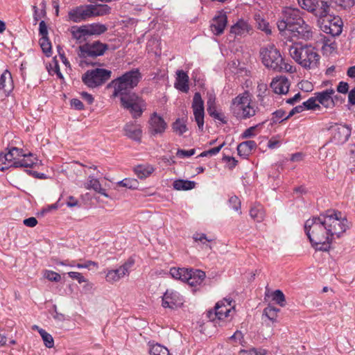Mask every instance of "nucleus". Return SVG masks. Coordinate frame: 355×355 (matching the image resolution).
<instances>
[{"mask_svg":"<svg viewBox=\"0 0 355 355\" xmlns=\"http://www.w3.org/2000/svg\"><path fill=\"white\" fill-rule=\"evenodd\" d=\"M350 225L346 218L341 217L340 212L329 211L324 215L306 220L304 231L316 250L327 252L332 241L340 238Z\"/></svg>","mask_w":355,"mask_h":355,"instance_id":"obj_1","label":"nucleus"},{"mask_svg":"<svg viewBox=\"0 0 355 355\" xmlns=\"http://www.w3.org/2000/svg\"><path fill=\"white\" fill-rule=\"evenodd\" d=\"M290 56L305 69H313L318 67L320 56L311 45L295 43L288 47Z\"/></svg>","mask_w":355,"mask_h":355,"instance_id":"obj_2","label":"nucleus"},{"mask_svg":"<svg viewBox=\"0 0 355 355\" xmlns=\"http://www.w3.org/2000/svg\"><path fill=\"white\" fill-rule=\"evenodd\" d=\"M232 114L239 120H246L255 116L259 111L248 91L239 94L232 98L230 104Z\"/></svg>","mask_w":355,"mask_h":355,"instance_id":"obj_3","label":"nucleus"},{"mask_svg":"<svg viewBox=\"0 0 355 355\" xmlns=\"http://www.w3.org/2000/svg\"><path fill=\"white\" fill-rule=\"evenodd\" d=\"M260 57L263 64L268 69L280 72L285 71L289 73L295 71V68L284 62L279 51L272 44L263 46L260 49Z\"/></svg>","mask_w":355,"mask_h":355,"instance_id":"obj_4","label":"nucleus"},{"mask_svg":"<svg viewBox=\"0 0 355 355\" xmlns=\"http://www.w3.org/2000/svg\"><path fill=\"white\" fill-rule=\"evenodd\" d=\"M141 78L138 69L132 70L113 80L108 84L107 87H113V96H120L121 99L123 96L132 94L130 91L138 85Z\"/></svg>","mask_w":355,"mask_h":355,"instance_id":"obj_5","label":"nucleus"},{"mask_svg":"<svg viewBox=\"0 0 355 355\" xmlns=\"http://www.w3.org/2000/svg\"><path fill=\"white\" fill-rule=\"evenodd\" d=\"M303 24V19L300 16V11L297 8L291 7L284 8L277 26L280 32L291 31L296 25Z\"/></svg>","mask_w":355,"mask_h":355,"instance_id":"obj_6","label":"nucleus"},{"mask_svg":"<svg viewBox=\"0 0 355 355\" xmlns=\"http://www.w3.org/2000/svg\"><path fill=\"white\" fill-rule=\"evenodd\" d=\"M112 71L105 69L96 68L87 70L83 76L82 80L89 88L99 87L111 77Z\"/></svg>","mask_w":355,"mask_h":355,"instance_id":"obj_7","label":"nucleus"},{"mask_svg":"<svg viewBox=\"0 0 355 355\" xmlns=\"http://www.w3.org/2000/svg\"><path fill=\"white\" fill-rule=\"evenodd\" d=\"M121 103L123 107L129 110L135 119L141 116L146 105L145 101L135 93L123 96Z\"/></svg>","mask_w":355,"mask_h":355,"instance_id":"obj_8","label":"nucleus"},{"mask_svg":"<svg viewBox=\"0 0 355 355\" xmlns=\"http://www.w3.org/2000/svg\"><path fill=\"white\" fill-rule=\"evenodd\" d=\"M108 49V46L99 41L86 43L78 49V55L80 58H96L104 54Z\"/></svg>","mask_w":355,"mask_h":355,"instance_id":"obj_9","label":"nucleus"},{"mask_svg":"<svg viewBox=\"0 0 355 355\" xmlns=\"http://www.w3.org/2000/svg\"><path fill=\"white\" fill-rule=\"evenodd\" d=\"M232 301L229 299H223L218 302L214 307V310H209L207 312V318L211 320L215 321L218 320H223L228 317L231 309L233 308L231 305Z\"/></svg>","mask_w":355,"mask_h":355,"instance_id":"obj_10","label":"nucleus"},{"mask_svg":"<svg viewBox=\"0 0 355 355\" xmlns=\"http://www.w3.org/2000/svg\"><path fill=\"white\" fill-rule=\"evenodd\" d=\"M23 155V150L12 147L5 154H0V171H4L9 167H15L18 159Z\"/></svg>","mask_w":355,"mask_h":355,"instance_id":"obj_11","label":"nucleus"},{"mask_svg":"<svg viewBox=\"0 0 355 355\" xmlns=\"http://www.w3.org/2000/svg\"><path fill=\"white\" fill-rule=\"evenodd\" d=\"M191 107L198 128L202 130L204 126L205 107L204 101L199 92L195 93L193 97Z\"/></svg>","mask_w":355,"mask_h":355,"instance_id":"obj_12","label":"nucleus"},{"mask_svg":"<svg viewBox=\"0 0 355 355\" xmlns=\"http://www.w3.org/2000/svg\"><path fill=\"white\" fill-rule=\"evenodd\" d=\"M167 127L166 122L157 112L151 114L148 120V132L151 136L163 135Z\"/></svg>","mask_w":355,"mask_h":355,"instance_id":"obj_13","label":"nucleus"},{"mask_svg":"<svg viewBox=\"0 0 355 355\" xmlns=\"http://www.w3.org/2000/svg\"><path fill=\"white\" fill-rule=\"evenodd\" d=\"M132 263L125 262L118 268L107 270L105 275V280L110 284H114L120 281L122 278L128 276Z\"/></svg>","mask_w":355,"mask_h":355,"instance_id":"obj_14","label":"nucleus"},{"mask_svg":"<svg viewBox=\"0 0 355 355\" xmlns=\"http://www.w3.org/2000/svg\"><path fill=\"white\" fill-rule=\"evenodd\" d=\"M320 28L325 33L332 36H338L342 33L343 21L339 17L334 16L330 19H324Z\"/></svg>","mask_w":355,"mask_h":355,"instance_id":"obj_15","label":"nucleus"},{"mask_svg":"<svg viewBox=\"0 0 355 355\" xmlns=\"http://www.w3.org/2000/svg\"><path fill=\"white\" fill-rule=\"evenodd\" d=\"M227 24V17L224 10L218 11L212 19L210 24V29L215 35H220Z\"/></svg>","mask_w":355,"mask_h":355,"instance_id":"obj_16","label":"nucleus"},{"mask_svg":"<svg viewBox=\"0 0 355 355\" xmlns=\"http://www.w3.org/2000/svg\"><path fill=\"white\" fill-rule=\"evenodd\" d=\"M182 304L181 296L173 290H167L162 297V306L165 308L175 309Z\"/></svg>","mask_w":355,"mask_h":355,"instance_id":"obj_17","label":"nucleus"},{"mask_svg":"<svg viewBox=\"0 0 355 355\" xmlns=\"http://www.w3.org/2000/svg\"><path fill=\"white\" fill-rule=\"evenodd\" d=\"M89 17L88 5L80 6L71 9L68 12V20L79 23Z\"/></svg>","mask_w":355,"mask_h":355,"instance_id":"obj_18","label":"nucleus"},{"mask_svg":"<svg viewBox=\"0 0 355 355\" xmlns=\"http://www.w3.org/2000/svg\"><path fill=\"white\" fill-rule=\"evenodd\" d=\"M334 94V89L331 87L321 92H315L314 95H316V98L320 105L327 109H333L334 107V103L333 102L331 96Z\"/></svg>","mask_w":355,"mask_h":355,"instance_id":"obj_19","label":"nucleus"},{"mask_svg":"<svg viewBox=\"0 0 355 355\" xmlns=\"http://www.w3.org/2000/svg\"><path fill=\"white\" fill-rule=\"evenodd\" d=\"M312 14L316 17H326L331 12V3L327 0H315Z\"/></svg>","mask_w":355,"mask_h":355,"instance_id":"obj_20","label":"nucleus"},{"mask_svg":"<svg viewBox=\"0 0 355 355\" xmlns=\"http://www.w3.org/2000/svg\"><path fill=\"white\" fill-rule=\"evenodd\" d=\"M251 26L247 21L239 19L236 24L230 27V35L236 38L238 36L244 37L251 31Z\"/></svg>","mask_w":355,"mask_h":355,"instance_id":"obj_21","label":"nucleus"},{"mask_svg":"<svg viewBox=\"0 0 355 355\" xmlns=\"http://www.w3.org/2000/svg\"><path fill=\"white\" fill-rule=\"evenodd\" d=\"M270 87L275 93L286 94L289 90L290 83L285 76H277L272 79Z\"/></svg>","mask_w":355,"mask_h":355,"instance_id":"obj_22","label":"nucleus"},{"mask_svg":"<svg viewBox=\"0 0 355 355\" xmlns=\"http://www.w3.org/2000/svg\"><path fill=\"white\" fill-rule=\"evenodd\" d=\"M293 36L304 40H309L313 37L312 28L303 20V24L296 25L290 31Z\"/></svg>","mask_w":355,"mask_h":355,"instance_id":"obj_23","label":"nucleus"},{"mask_svg":"<svg viewBox=\"0 0 355 355\" xmlns=\"http://www.w3.org/2000/svg\"><path fill=\"white\" fill-rule=\"evenodd\" d=\"M333 130L334 139L339 144L346 142L351 135V128L346 125H338Z\"/></svg>","mask_w":355,"mask_h":355,"instance_id":"obj_24","label":"nucleus"},{"mask_svg":"<svg viewBox=\"0 0 355 355\" xmlns=\"http://www.w3.org/2000/svg\"><path fill=\"white\" fill-rule=\"evenodd\" d=\"M205 272L200 270H189L187 282L191 286H197L203 282L205 278Z\"/></svg>","mask_w":355,"mask_h":355,"instance_id":"obj_25","label":"nucleus"},{"mask_svg":"<svg viewBox=\"0 0 355 355\" xmlns=\"http://www.w3.org/2000/svg\"><path fill=\"white\" fill-rule=\"evenodd\" d=\"M125 135L135 141H139L141 140L142 130L139 125L133 123H127L124 126Z\"/></svg>","mask_w":355,"mask_h":355,"instance_id":"obj_26","label":"nucleus"},{"mask_svg":"<svg viewBox=\"0 0 355 355\" xmlns=\"http://www.w3.org/2000/svg\"><path fill=\"white\" fill-rule=\"evenodd\" d=\"M176 73L175 87L181 92H187L189 89L188 75L182 70H178Z\"/></svg>","mask_w":355,"mask_h":355,"instance_id":"obj_27","label":"nucleus"},{"mask_svg":"<svg viewBox=\"0 0 355 355\" xmlns=\"http://www.w3.org/2000/svg\"><path fill=\"white\" fill-rule=\"evenodd\" d=\"M84 188L87 190L92 189L102 196L109 198V195L106 193L105 190L102 188L99 180L92 175L88 177L87 182L84 184Z\"/></svg>","mask_w":355,"mask_h":355,"instance_id":"obj_28","label":"nucleus"},{"mask_svg":"<svg viewBox=\"0 0 355 355\" xmlns=\"http://www.w3.org/2000/svg\"><path fill=\"white\" fill-rule=\"evenodd\" d=\"M13 89V82L11 73L6 70L0 77V89L6 94H9Z\"/></svg>","mask_w":355,"mask_h":355,"instance_id":"obj_29","label":"nucleus"},{"mask_svg":"<svg viewBox=\"0 0 355 355\" xmlns=\"http://www.w3.org/2000/svg\"><path fill=\"white\" fill-rule=\"evenodd\" d=\"M89 17L103 16L110 12L111 8L106 4L88 5Z\"/></svg>","mask_w":355,"mask_h":355,"instance_id":"obj_30","label":"nucleus"},{"mask_svg":"<svg viewBox=\"0 0 355 355\" xmlns=\"http://www.w3.org/2000/svg\"><path fill=\"white\" fill-rule=\"evenodd\" d=\"M256 148L257 144L254 141L248 140L241 142L237 146L238 154L243 157H247Z\"/></svg>","mask_w":355,"mask_h":355,"instance_id":"obj_31","label":"nucleus"},{"mask_svg":"<svg viewBox=\"0 0 355 355\" xmlns=\"http://www.w3.org/2000/svg\"><path fill=\"white\" fill-rule=\"evenodd\" d=\"M36 161L37 159L33 154H25L23 153V155H21L17 162H15V168H32L36 164Z\"/></svg>","mask_w":355,"mask_h":355,"instance_id":"obj_32","label":"nucleus"},{"mask_svg":"<svg viewBox=\"0 0 355 355\" xmlns=\"http://www.w3.org/2000/svg\"><path fill=\"white\" fill-rule=\"evenodd\" d=\"M155 171V168L150 164H140L134 168V172L140 179L150 176Z\"/></svg>","mask_w":355,"mask_h":355,"instance_id":"obj_33","label":"nucleus"},{"mask_svg":"<svg viewBox=\"0 0 355 355\" xmlns=\"http://www.w3.org/2000/svg\"><path fill=\"white\" fill-rule=\"evenodd\" d=\"M70 33L72 37L79 42L85 41V37L88 36L85 25L80 26H72L71 28Z\"/></svg>","mask_w":355,"mask_h":355,"instance_id":"obj_34","label":"nucleus"},{"mask_svg":"<svg viewBox=\"0 0 355 355\" xmlns=\"http://www.w3.org/2000/svg\"><path fill=\"white\" fill-rule=\"evenodd\" d=\"M88 35H99L107 31V27L104 24L94 23L85 25Z\"/></svg>","mask_w":355,"mask_h":355,"instance_id":"obj_35","label":"nucleus"},{"mask_svg":"<svg viewBox=\"0 0 355 355\" xmlns=\"http://www.w3.org/2000/svg\"><path fill=\"white\" fill-rule=\"evenodd\" d=\"M250 215L257 222H261L265 217V212L261 205L252 207L250 210Z\"/></svg>","mask_w":355,"mask_h":355,"instance_id":"obj_36","label":"nucleus"},{"mask_svg":"<svg viewBox=\"0 0 355 355\" xmlns=\"http://www.w3.org/2000/svg\"><path fill=\"white\" fill-rule=\"evenodd\" d=\"M189 273V269L187 268H172L170 270V274L171 275L176 279H180L182 282H186Z\"/></svg>","mask_w":355,"mask_h":355,"instance_id":"obj_37","label":"nucleus"},{"mask_svg":"<svg viewBox=\"0 0 355 355\" xmlns=\"http://www.w3.org/2000/svg\"><path fill=\"white\" fill-rule=\"evenodd\" d=\"M195 182L189 180H178L173 182V187L176 190H189L195 187Z\"/></svg>","mask_w":355,"mask_h":355,"instance_id":"obj_38","label":"nucleus"},{"mask_svg":"<svg viewBox=\"0 0 355 355\" xmlns=\"http://www.w3.org/2000/svg\"><path fill=\"white\" fill-rule=\"evenodd\" d=\"M172 128L178 135H182L188 130L185 121L181 119H178L173 122Z\"/></svg>","mask_w":355,"mask_h":355,"instance_id":"obj_39","label":"nucleus"},{"mask_svg":"<svg viewBox=\"0 0 355 355\" xmlns=\"http://www.w3.org/2000/svg\"><path fill=\"white\" fill-rule=\"evenodd\" d=\"M149 352L150 355H170L166 347L157 343L150 346Z\"/></svg>","mask_w":355,"mask_h":355,"instance_id":"obj_40","label":"nucleus"},{"mask_svg":"<svg viewBox=\"0 0 355 355\" xmlns=\"http://www.w3.org/2000/svg\"><path fill=\"white\" fill-rule=\"evenodd\" d=\"M331 5L335 4L336 8L339 10H345L352 8L354 3V0H332Z\"/></svg>","mask_w":355,"mask_h":355,"instance_id":"obj_41","label":"nucleus"},{"mask_svg":"<svg viewBox=\"0 0 355 355\" xmlns=\"http://www.w3.org/2000/svg\"><path fill=\"white\" fill-rule=\"evenodd\" d=\"M272 299L280 306H284L286 304V297L283 292L280 290H275L272 293Z\"/></svg>","mask_w":355,"mask_h":355,"instance_id":"obj_42","label":"nucleus"},{"mask_svg":"<svg viewBox=\"0 0 355 355\" xmlns=\"http://www.w3.org/2000/svg\"><path fill=\"white\" fill-rule=\"evenodd\" d=\"M117 184L130 189H137L139 182L134 178H125L123 180L119 181Z\"/></svg>","mask_w":355,"mask_h":355,"instance_id":"obj_43","label":"nucleus"},{"mask_svg":"<svg viewBox=\"0 0 355 355\" xmlns=\"http://www.w3.org/2000/svg\"><path fill=\"white\" fill-rule=\"evenodd\" d=\"M39 334H40L45 346L48 348L53 347L54 341L52 336L47 333L45 330L40 329H39Z\"/></svg>","mask_w":355,"mask_h":355,"instance_id":"obj_44","label":"nucleus"},{"mask_svg":"<svg viewBox=\"0 0 355 355\" xmlns=\"http://www.w3.org/2000/svg\"><path fill=\"white\" fill-rule=\"evenodd\" d=\"M305 110H320V105L318 103L316 95L313 97L309 98L306 101L303 103Z\"/></svg>","mask_w":355,"mask_h":355,"instance_id":"obj_45","label":"nucleus"},{"mask_svg":"<svg viewBox=\"0 0 355 355\" xmlns=\"http://www.w3.org/2000/svg\"><path fill=\"white\" fill-rule=\"evenodd\" d=\"M279 309L272 306H268L263 310V314L270 320L275 321Z\"/></svg>","mask_w":355,"mask_h":355,"instance_id":"obj_46","label":"nucleus"},{"mask_svg":"<svg viewBox=\"0 0 355 355\" xmlns=\"http://www.w3.org/2000/svg\"><path fill=\"white\" fill-rule=\"evenodd\" d=\"M40 44L43 52L47 56H50L51 53V44L48 37H41L40 40Z\"/></svg>","mask_w":355,"mask_h":355,"instance_id":"obj_47","label":"nucleus"},{"mask_svg":"<svg viewBox=\"0 0 355 355\" xmlns=\"http://www.w3.org/2000/svg\"><path fill=\"white\" fill-rule=\"evenodd\" d=\"M315 0H299L298 4L300 6L312 13Z\"/></svg>","mask_w":355,"mask_h":355,"instance_id":"obj_48","label":"nucleus"},{"mask_svg":"<svg viewBox=\"0 0 355 355\" xmlns=\"http://www.w3.org/2000/svg\"><path fill=\"white\" fill-rule=\"evenodd\" d=\"M44 276L51 282H58L61 279V277L58 273L51 270H46Z\"/></svg>","mask_w":355,"mask_h":355,"instance_id":"obj_49","label":"nucleus"},{"mask_svg":"<svg viewBox=\"0 0 355 355\" xmlns=\"http://www.w3.org/2000/svg\"><path fill=\"white\" fill-rule=\"evenodd\" d=\"M229 203L234 210L239 211L240 214H241V211H240L241 201L237 196H234L230 197L229 199Z\"/></svg>","mask_w":355,"mask_h":355,"instance_id":"obj_50","label":"nucleus"},{"mask_svg":"<svg viewBox=\"0 0 355 355\" xmlns=\"http://www.w3.org/2000/svg\"><path fill=\"white\" fill-rule=\"evenodd\" d=\"M261 124H258V125H254V126H251L248 128H247L241 135V137L243 139H246V138H250V137H254L257 133H256V129L257 128V127H259Z\"/></svg>","mask_w":355,"mask_h":355,"instance_id":"obj_51","label":"nucleus"},{"mask_svg":"<svg viewBox=\"0 0 355 355\" xmlns=\"http://www.w3.org/2000/svg\"><path fill=\"white\" fill-rule=\"evenodd\" d=\"M298 87L300 89L306 92H311L313 89V85L308 80H302L298 83Z\"/></svg>","mask_w":355,"mask_h":355,"instance_id":"obj_52","label":"nucleus"},{"mask_svg":"<svg viewBox=\"0 0 355 355\" xmlns=\"http://www.w3.org/2000/svg\"><path fill=\"white\" fill-rule=\"evenodd\" d=\"M195 153H196V150L193 148L188 150L179 149V150H178V151L176 153V155L178 157L184 158V157H189L195 154Z\"/></svg>","mask_w":355,"mask_h":355,"instance_id":"obj_53","label":"nucleus"},{"mask_svg":"<svg viewBox=\"0 0 355 355\" xmlns=\"http://www.w3.org/2000/svg\"><path fill=\"white\" fill-rule=\"evenodd\" d=\"M67 274H68L69 277H70L71 279L77 280L79 284L87 282V279L80 272H69Z\"/></svg>","mask_w":355,"mask_h":355,"instance_id":"obj_54","label":"nucleus"},{"mask_svg":"<svg viewBox=\"0 0 355 355\" xmlns=\"http://www.w3.org/2000/svg\"><path fill=\"white\" fill-rule=\"evenodd\" d=\"M272 114H273V118H272L273 123H277L280 119H282L281 121H283L284 120H285L284 118L286 116H285V114H286L285 112L282 110H277L275 112H273Z\"/></svg>","mask_w":355,"mask_h":355,"instance_id":"obj_55","label":"nucleus"},{"mask_svg":"<svg viewBox=\"0 0 355 355\" xmlns=\"http://www.w3.org/2000/svg\"><path fill=\"white\" fill-rule=\"evenodd\" d=\"M336 90L338 92L343 94L349 93V85L346 82L341 81L338 83Z\"/></svg>","mask_w":355,"mask_h":355,"instance_id":"obj_56","label":"nucleus"},{"mask_svg":"<svg viewBox=\"0 0 355 355\" xmlns=\"http://www.w3.org/2000/svg\"><path fill=\"white\" fill-rule=\"evenodd\" d=\"M258 28L260 30L264 31L266 34H270L271 33V31L269 28L268 23L266 22V21H264L263 19H262L260 21H259V23H258Z\"/></svg>","mask_w":355,"mask_h":355,"instance_id":"obj_57","label":"nucleus"},{"mask_svg":"<svg viewBox=\"0 0 355 355\" xmlns=\"http://www.w3.org/2000/svg\"><path fill=\"white\" fill-rule=\"evenodd\" d=\"M305 110L304 105H298L293 107L289 112V114L284 118V119H288L291 116H293L296 113H300Z\"/></svg>","mask_w":355,"mask_h":355,"instance_id":"obj_58","label":"nucleus"},{"mask_svg":"<svg viewBox=\"0 0 355 355\" xmlns=\"http://www.w3.org/2000/svg\"><path fill=\"white\" fill-rule=\"evenodd\" d=\"M211 116L212 118H214L215 120L219 121L223 124H225L227 122L225 116L224 115L223 113H222L220 112L217 111L214 114H212Z\"/></svg>","mask_w":355,"mask_h":355,"instance_id":"obj_59","label":"nucleus"},{"mask_svg":"<svg viewBox=\"0 0 355 355\" xmlns=\"http://www.w3.org/2000/svg\"><path fill=\"white\" fill-rule=\"evenodd\" d=\"M193 239L196 241H200L203 244H205L206 242H210L211 241V239H208L205 234H198L196 233L193 235Z\"/></svg>","mask_w":355,"mask_h":355,"instance_id":"obj_60","label":"nucleus"},{"mask_svg":"<svg viewBox=\"0 0 355 355\" xmlns=\"http://www.w3.org/2000/svg\"><path fill=\"white\" fill-rule=\"evenodd\" d=\"M39 32L42 37H48V29L44 21H41L40 22Z\"/></svg>","mask_w":355,"mask_h":355,"instance_id":"obj_61","label":"nucleus"},{"mask_svg":"<svg viewBox=\"0 0 355 355\" xmlns=\"http://www.w3.org/2000/svg\"><path fill=\"white\" fill-rule=\"evenodd\" d=\"M92 266L98 268V263L88 260L86 261L84 263H78L76 267L78 268H89Z\"/></svg>","mask_w":355,"mask_h":355,"instance_id":"obj_62","label":"nucleus"},{"mask_svg":"<svg viewBox=\"0 0 355 355\" xmlns=\"http://www.w3.org/2000/svg\"><path fill=\"white\" fill-rule=\"evenodd\" d=\"M24 224L30 227H33L37 224V220L35 217H30L24 220Z\"/></svg>","mask_w":355,"mask_h":355,"instance_id":"obj_63","label":"nucleus"},{"mask_svg":"<svg viewBox=\"0 0 355 355\" xmlns=\"http://www.w3.org/2000/svg\"><path fill=\"white\" fill-rule=\"evenodd\" d=\"M71 105L73 107L78 110H83L84 107L83 103L81 102V101L77 98H73L71 101Z\"/></svg>","mask_w":355,"mask_h":355,"instance_id":"obj_64","label":"nucleus"}]
</instances>
